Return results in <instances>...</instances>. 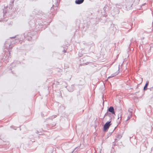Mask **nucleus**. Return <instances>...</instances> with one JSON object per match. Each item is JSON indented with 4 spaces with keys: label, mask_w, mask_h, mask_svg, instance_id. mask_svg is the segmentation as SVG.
<instances>
[{
    "label": "nucleus",
    "mask_w": 153,
    "mask_h": 153,
    "mask_svg": "<svg viewBox=\"0 0 153 153\" xmlns=\"http://www.w3.org/2000/svg\"><path fill=\"white\" fill-rule=\"evenodd\" d=\"M132 117V112L130 111L129 112V114L128 115V116L127 119V120H128L129 119L131 118Z\"/></svg>",
    "instance_id": "nucleus-5"
},
{
    "label": "nucleus",
    "mask_w": 153,
    "mask_h": 153,
    "mask_svg": "<svg viewBox=\"0 0 153 153\" xmlns=\"http://www.w3.org/2000/svg\"><path fill=\"white\" fill-rule=\"evenodd\" d=\"M108 111L112 114H115L114 108L112 106H111L108 109Z\"/></svg>",
    "instance_id": "nucleus-2"
},
{
    "label": "nucleus",
    "mask_w": 153,
    "mask_h": 153,
    "mask_svg": "<svg viewBox=\"0 0 153 153\" xmlns=\"http://www.w3.org/2000/svg\"><path fill=\"white\" fill-rule=\"evenodd\" d=\"M111 125V121L107 122L103 126V130L104 131H105L109 127V126Z\"/></svg>",
    "instance_id": "nucleus-1"
},
{
    "label": "nucleus",
    "mask_w": 153,
    "mask_h": 153,
    "mask_svg": "<svg viewBox=\"0 0 153 153\" xmlns=\"http://www.w3.org/2000/svg\"><path fill=\"white\" fill-rule=\"evenodd\" d=\"M149 83V82L148 81H147L146 82V83L145 84V85L143 89L144 90H146L147 89V85H148Z\"/></svg>",
    "instance_id": "nucleus-4"
},
{
    "label": "nucleus",
    "mask_w": 153,
    "mask_h": 153,
    "mask_svg": "<svg viewBox=\"0 0 153 153\" xmlns=\"http://www.w3.org/2000/svg\"><path fill=\"white\" fill-rule=\"evenodd\" d=\"M118 73H115V74H114V75L113 76H109V77H108V78H109V77H113L114 76H116V75H117V74Z\"/></svg>",
    "instance_id": "nucleus-6"
},
{
    "label": "nucleus",
    "mask_w": 153,
    "mask_h": 153,
    "mask_svg": "<svg viewBox=\"0 0 153 153\" xmlns=\"http://www.w3.org/2000/svg\"><path fill=\"white\" fill-rule=\"evenodd\" d=\"M15 38V37H10V38Z\"/></svg>",
    "instance_id": "nucleus-8"
},
{
    "label": "nucleus",
    "mask_w": 153,
    "mask_h": 153,
    "mask_svg": "<svg viewBox=\"0 0 153 153\" xmlns=\"http://www.w3.org/2000/svg\"><path fill=\"white\" fill-rule=\"evenodd\" d=\"M84 0H76L75 3L77 4H80L82 3Z\"/></svg>",
    "instance_id": "nucleus-3"
},
{
    "label": "nucleus",
    "mask_w": 153,
    "mask_h": 153,
    "mask_svg": "<svg viewBox=\"0 0 153 153\" xmlns=\"http://www.w3.org/2000/svg\"><path fill=\"white\" fill-rule=\"evenodd\" d=\"M141 82H142V81H143V78H141Z\"/></svg>",
    "instance_id": "nucleus-7"
}]
</instances>
